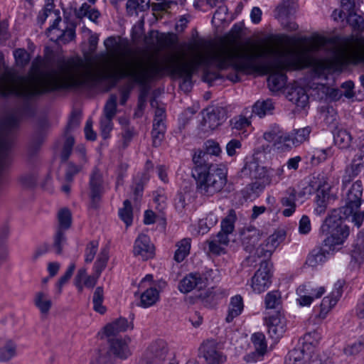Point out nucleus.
<instances>
[{
  "label": "nucleus",
  "instance_id": "nucleus-50",
  "mask_svg": "<svg viewBox=\"0 0 364 364\" xmlns=\"http://www.w3.org/2000/svg\"><path fill=\"white\" fill-rule=\"evenodd\" d=\"M66 242V237L65 231L62 230H57L53 237V247L55 250L56 254L60 255L62 253L63 247Z\"/></svg>",
  "mask_w": 364,
  "mask_h": 364
},
{
  "label": "nucleus",
  "instance_id": "nucleus-63",
  "mask_svg": "<svg viewBox=\"0 0 364 364\" xmlns=\"http://www.w3.org/2000/svg\"><path fill=\"white\" fill-rule=\"evenodd\" d=\"M114 357L109 350L105 353H100L97 358L96 364H114Z\"/></svg>",
  "mask_w": 364,
  "mask_h": 364
},
{
  "label": "nucleus",
  "instance_id": "nucleus-56",
  "mask_svg": "<svg viewBox=\"0 0 364 364\" xmlns=\"http://www.w3.org/2000/svg\"><path fill=\"white\" fill-rule=\"evenodd\" d=\"M191 196L189 193L178 192L174 199L176 208L178 211H182L188 205Z\"/></svg>",
  "mask_w": 364,
  "mask_h": 364
},
{
  "label": "nucleus",
  "instance_id": "nucleus-41",
  "mask_svg": "<svg viewBox=\"0 0 364 364\" xmlns=\"http://www.w3.org/2000/svg\"><path fill=\"white\" fill-rule=\"evenodd\" d=\"M58 228L57 230H66L72 223V215L69 209L63 208L58 213Z\"/></svg>",
  "mask_w": 364,
  "mask_h": 364
},
{
  "label": "nucleus",
  "instance_id": "nucleus-8",
  "mask_svg": "<svg viewBox=\"0 0 364 364\" xmlns=\"http://www.w3.org/2000/svg\"><path fill=\"white\" fill-rule=\"evenodd\" d=\"M199 355L207 364H223L226 361V355L219 348V343L214 339H207L200 346Z\"/></svg>",
  "mask_w": 364,
  "mask_h": 364
},
{
  "label": "nucleus",
  "instance_id": "nucleus-44",
  "mask_svg": "<svg viewBox=\"0 0 364 364\" xmlns=\"http://www.w3.org/2000/svg\"><path fill=\"white\" fill-rule=\"evenodd\" d=\"M285 364H304V350L301 348L290 350L285 358Z\"/></svg>",
  "mask_w": 364,
  "mask_h": 364
},
{
  "label": "nucleus",
  "instance_id": "nucleus-23",
  "mask_svg": "<svg viewBox=\"0 0 364 364\" xmlns=\"http://www.w3.org/2000/svg\"><path fill=\"white\" fill-rule=\"evenodd\" d=\"M244 308L243 299L240 295H235L230 299L228 314L225 318L227 323L232 322L235 318L240 316Z\"/></svg>",
  "mask_w": 364,
  "mask_h": 364
},
{
  "label": "nucleus",
  "instance_id": "nucleus-60",
  "mask_svg": "<svg viewBox=\"0 0 364 364\" xmlns=\"http://www.w3.org/2000/svg\"><path fill=\"white\" fill-rule=\"evenodd\" d=\"M329 129L333 136H350L351 133L345 129L343 125H338L337 123H333L329 126Z\"/></svg>",
  "mask_w": 364,
  "mask_h": 364
},
{
  "label": "nucleus",
  "instance_id": "nucleus-12",
  "mask_svg": "<svg viewBox=\"0 0 364 364\" xmlns=\"http://www.w3.org/2000/svg\"><path fill=\"white\" fill-rule=\"evenodd\" d=\"M227 118L226 110L221 107H212L206 109L203 117L202 130L204 132L218 128Z\"/></svg>",
  "mask_w": 364,
  "mask_h": 364
},
{
  "label": "nucleus",
  "instance_id": "nucleus-52",
  "mask_svg": "<svg viewBox=\"0 0 364 364\" xmlns=\"http://www.w3.org/2000/svg\"><path fill=\"white\" fill-rule=\"evenodd\" d=\"M75 269V263H70L68 266L66 272L65 274L60 277L58 282L56 284L57 287V294L60 295L62 292V288L63 285L68 282V281L71 278L74 271Z\"/></svg>",
  "mask_w": 364,
  "mask_h": 364
},
{
  "label": "nucleus",
  "instance_id": "nucleus-25",
  "mask_svg": "<svg viewBox=\"0 0 364 364\" xmlns=\"http://www.w3.org/2000/svg\"><path fill=\"white\" fill-rule=\"evenodd\" d=\"M364 170V160L363 161H358V160H353L350 167L346 169V173L343 177L342 183L345 188L351 181L356 177L362 171Z\"/></svg>",
  "mask_w": 364,
  "mask_h": 364
},
{
  "label": "nucleus",
  "instance_id": "nucleus-6",
  "mask_svg": "<svg viewBox=\"0 0 364 364\" xmlns=\"http://www.w3.org/2000/svg\"><path fill=\"white\" fill-rule=\"evenodd\" d=\"M217 270L209 269L205 275L199 272H191L186 275L179 282L178 289L183 294L191 292L194 289L200 290L206 287L208 277L215 274Z\"/></svg>",
  "mask_w": 364,
  "mask_h": 364
},
{
  "label": "nucleus",
  "instance_id": "nucleus-22",
  "mask_svg": "<svg viewBox=\"0 0 364 364\" xmlns=\"http://www.w3.org/2000/svg\"><path fill=\"white\" fill-rule=\"evenodd\" d=\"M306 138H278L273 144L274 150L279 153L287 152L299 146Z\"/></svg>",
  "mask_w": 364,
  "mask_h": 364
},
{
  "label": "nucleus",
  "instance_id": "nucleus-7",
  "mask_svg": "<svg viewBox=\"0 0 364 364\" xmlns=\"http://www.w3.org/2000/svg\"><path fill=\"white\" fill-rule=\"evenodd\" d=\"M107 184L100 169L95 167L90 175V198L92 207L96 208L105 193Z\"/></svg>",
  "mask_w": 364,
  "mask_h": 364
},
{
  "label": "nucleus",
  "instance_id": "nucleus-32",
  "mask_svg": "<svg viewBox=\"0 0 364 364\" xmlns=\"http://www.w3.org/2000/svg\"><path fill=\"white\" fill-rule=\"evenodd\" d=\"M274 108V106L272 100H258L253 105L252 112V114L262 117L266 114H271Z\"/></svg>",
  "mask_w": 364,
  "mask_h": 364
},
{
  "label": "nucleus",
  "instance_id": "nucleus-53",
  "mask_svg": "<svg viewBox=\"0 0 364 364\" xmlns=\"http://www.w3.org/2000/svg\"><path fill=\"white\" fill-rule=\"evenodd\" d=\"M99 242L97 240L90 241L86 246L85 250V262L86 263H91L97 252Z\"/></svg>",
  "mask_w": 364,
  "mask_h": 364
},
{
  "label": "nucleus",
  "instance_id": "nucleus-45",
  "mask_svg": "<svg viewBox=\"0 0 364 364\" xmlns=\"http://www.w3.org/2000/svg\"><path fill=\"white\" fill-rule=\"evenodd\" d=\"M108 258V251L106 249L102 250L93 266V271L95 274L100 276L107 266Z\"/></svg>",
  "mask_w": 364,
  "mask_h": 364
},
{
  "label": "nucleus",
  "instance_id": "nucleus-42",
  "mask_svg": "<svg viewBox=\"0 0 364 364\" xmlns=\"http://www.w3.org/2000/svg\"><path fill=\"white\" fill-rule=\"evenodd\" d=\"M119 216L127 226L132 225L133 221V210L131 202L125 200L123 203V208L119 210Z\"/></svg>",
  "mask_w": 364,
  "mask_h": 364
},
{
  "label": "nucleus",
  "instance_id": "nucleus-58",
  "mask_svg": "<svg viewBox=\"0 0 364 364\" xmlns=\"http://www.w3.org/2000/svg\"><path fill=\"white\" fill-rule=\"evenodd\" d=\"M14 56L18 66H25L30 60V56L25 49H16L14 52Z\"/></svg>",
  "mask_w": 364,
  "mask_h": 364
},
{
  "label": "nucleus",
  "instance_id": "nucleus-20",
  "mask_svg": "<svg viewBox=\"0 0 364 364\" xmlns=\"http://www.w3.org/2000/svg\"><path fill=\"white\" fill-rule=\"evenodd\" d=\"M75 144V138H59L54 144V151L59 154L63 162L70 157Z\"/></svg>",
  "mask_w": 364,
  "mask_h": 364
},
{
  "label": "nucleus",
  "instance_id": "nucleus-1",
  "mask_svg": "<svg viewBox=\"0 0 364 364\" xmlns=\"http://www.w3.org/2000/svg\"><path fill=\"white\" fill-rule=\"evenodd\" d=\"M326 39L318 38L309 46L284 51L272 44L266 45L257 50L241 48L235 45L224 46L207 55L196 54L190 60L168 59L162 62H146L142 59L134 60V82L144 85L151 80L168 73L183 80L181 87H191L193 73L203 65L212 61L220 69L232 68L235 73L227 78L237 82L240 80L238 73L267 75L269 90L277 92L284 87L287 76L284 70L289 68H311L315 77L327 79L331 73L339 71L349 65L364 64V49L348 53L333 46L327 58L318 59L314 53L323 48Z\"/></svg>",
  "mask_w": 364,
  "mask_h": 364
},
{
  "label": "nucleus",
  "instance_id": "nucleus-62",
  "mask_svg": "<svg viewBox=\"0 0 364 364\" xmlns=\"http://www.w3.org/2000/svg\"><path fill=\"white\" fill-rule=\"evenodd\" d=\"M355 138H333V141L335 146L341 149H348L351 147L353 149V139Z\"/></svg>",
  "mask_w": 364,
  "mask_h": 364
},
{
  "label": "nucleus",
  "instance_id": "nucleus-31",
  "mask_svg": "<svg viewBox=\"0 0 364 364\" xmlns=\"http://www.w3.org/2000/svg\"><path fill=\"white\" fill-rule=\"evenodd\" d=\"M159 299V291L156 287H149L140 296L139 306L143 308H148L154 304Z\"/></svg>",
  "mask_w": 364,
  "mask_h": 364
},
{
  "label": "nucleus",
  "instance_id": "nucleus-28",
  "mask_svg": "<svg viewBox=\"0 0 364 364\" xmlns=\"http://www.w3.org/2000/svg\"><path fill=\"white\" fill-rule=\"evenodd\" d=\"M232 129L237 131L235 132V135L245 134V136L251 134L252 126L250 122L242 116L234 117L230 121Z\"/></svg>",
  "mask_w": 364,
  "mask_h": 364
},
{
  "label": "nucleus",
  "instance_id": "nucleus-16",
  "mask_svg": "<svg viewBox=\"0 0 364 364\" xmlns=\"http://www.w3.org/2000/svg\"><path fill=\"white\" fill-rule=\"evenodd\" d=\"M104 44L109 55L115 62L124 58L128 52V43L124 40L117 41L114 37H109L104 41Z\"/></svg>",
  "mask_w": 364,
  "mask_h": 364
},
{
  "label": "nucleus",
  "instance_id": "nucleus-18",
  "mask_svg": "<svg viewBox=\"0 0 364 364\" xmlns=\"http://www.w3.org/2000/svg\"><path fill=\"white\" fill-rule=\"evenodd\" d=\"M297 196H301V193H297L294 187H289L283 193L280 198V203L285 207L282 210V215L285 217L291 216L296 210V200Z\"/></svg>",
  "mask_w": 364,
  "mask_h": 364
},
{
  "label": "nucleus",
  "instance_id": "nucleus-13",
  "mask_svg": "<svg viewBox=\"0 0 364 364\" xmlns=\"http://www.w3.org/2000/svg\"><path fill=\"white\" fill-rule=\"evenodd\" d=\"M242 173L245 175H249L252 179L262 180L266 183L272 182L269 170L255 157L246 161Z\"/></svg>",
  "mask_w": 364,
  "mask_h": 364
},
{
  "label": "nucleus",
  "instance_id": "nucleus-59",
  "mask_svg": "<svg viewBox=\"0 0 364 364\" xmlns=\"http://www.w3.org/2000/svg\"><path fill=\"white\" fill-rule=\"evenodd\" d=\"M254 252L255 253L257 257H263V260H269V259L271 257L273 253L272 251L269 249V247L268 246H266L264 242L260 244L258 247H257Z\"/></svg>",
  "mask_w": 364,
  "mask_h": 364
},
{
  "label": "nucleus",
  "instance_id": "nucleus-54",
  "mask_svg": "<svg viewBox=\"0 0 364 364\" xmlns=\"http://www.w3.org/2000/svg\"><path fill=\"white\" fill-rule=\"evenodd\" d=\"M38 178V173L31 171L21 175L19 181L21 185L26 188H32L36 186Z\"/></svg>",
  "mask_w": 364,
  "mask_h": 364
},
{
  "label": "nucleus",
  "instance_id": "nucleus-10",
  "mask_svg": "<svg viewBox=\"0 0 364 364\" xmlns=\"http://www.w3.org/2000/svg\"><path fill=\"white\" fill-rule=\"evenodd\" d=\"M168 352L167 344L164 340L153 342L146 349L141 364H161Z\"/></svg>",
  "mask_w": 364,
  "mask_h": 364
},
{
  "label": "nucleus",
  "instance_id": "nucleus-4",
  "mask_svg": "<svg viewBox=\"0 0 364 364\" xmlns=\"http://www.w3.org/2000/svg\"><path fill=\"white\" fill-rule=\"evenodd\" d=\"M342 186L345 205L334 210L341 211V213L349 217L355 210H358L363 203V183L360 180H357L352 184L350 183L347 188H345L343 183Z\"/></svg>",
  "mask_w": 364,
  "mask_h": 364
},
{
  "label": "nucleus",
  "instance_id": "nucleus-49",
  "mask_svg": "<svg viewBox=\"0 0 364 364\" xmlns=\"http://www.w3.org/2000/svg\"><path fill=\"white\" fill-rule=\"evenodd\" d=\"M199 299L203 306L208 308H213L218 304L217 296L211 289H208L203 293H201L199 295Z\"/></svg>",
  "mask_w": 364,
  "mask_h": 364
},
{
  "label": "nucleus",
  "instance_id": "nucleus-64",
  "mask_svg": "<svg viewBox=\"0 0 364 364\" xmlns=\"http://www.w3.org/2000/svg\"><path fill=\"white\" fill-rule=\"evenodd\" d=\"M321 338V333L318 330H314L306 333L304 335V340L312 346H316Z\"/></svg>",
  "mask_w": 364,
  "mask_h": 364
},
{
  "label": "nucleus",
  "instance_id": "nucleus-24",
  "mask_svg": "<svg viewBox=\"0 0 364 364\" xmlns=\"http://www.w3.org/2000/svg\"><path fill=\"white\" fill-rule=\"evenodd\" d=\"M289 100L297 107H305L309 102V96L304 88L301 87H292L288 93Z\"/></svg>",
  "mask_w": 364,
  "mask_h": 364
},
{
  "label": "nucleus",
  "instance_id": "nucleus-37",
  "mask_svg": "<svg viewBox=\"0 0 364 364\" xmlns=\"http://www.w3.org/2000/svg\"><path fill=\"white\" fill-rule=\"evenodd\" d=\"M34 304L42 314H47L52 306V301L50 299L48 294L42 291L36 293L34 299Z\"/></svg>",
  "mask_w": 364,
  "mask_h": 364
},
{
  "label": "nucleus",
  "instance_id": "nucleus-61",
  "mask_svg": "<svg viewBox=\"0 0 364 364\" xmlns=\"http://www.w3.org/2000/svg\"><path fill=\"white\" fill-rule=\"evenodd\" d=\"M311 230V220L309 216L304 215L301 217L299 224V232L301 235H307Z\"/></svg>",
  "mask_w": 364,
  "mask_h": 364
},
{
  "label": "nucleus",
  "instance_id": "nucleus-51",
  "mask_svg": "<svg viewBox=\"0 0 364 364\" xmlns=\"http://www.w3.org/2000/svg\"><path fill=\"white\" fill-rule=\"evenodd\" d=\"M348 23L354 28L360 31L364 30L363 18L353 11L348 12L346 17Z\"/></svg>",
  "mask_w": 364,
  "mask_h": 364
},
{
  "label": "nucleus",
  "instance_id": "nucleus-43",
  "mask_svg": "<svg viewBox=\"0 0 364 364\" xmlns=\"http://www.w3.org/2000/svg\"><path fill=\"white\" fill-rule=\"evenodd\" d=\"M9 235V227L7 224H4L0 227V263L2 262L7 256V248L6 240Z\"/></svg>",
  "mask_w": 364,
  "mask_h": 364
},
{
  "label": "nucleus",
  "instance_id": "nucleus-55",
  "mask_svg": "<svg viewBox=\"0 0 364 364\" xmlns=\"http://www.w3.org/2000/svg\"><path fill=\"white\" fill-rule=\"evenodd\" d=\"M117 96L111 95L104 107L105 117L114 118L117 113Z\"/></svg>",
  "mask_w": 364,
  "mask_h": 364
},
{
  "label": "nucleus",
  "instance_id": "nucleus-5",
  "mask_svg": "<svg viewBox=\"0 0 364 364\" xmlns=\"http://www.w3.org/2000/svg\"><path fill=\"white\" fill-rule=\"evenodd\" d=\"M259 268L251 278L250 286L256 294H261L272 284L273 264L270 260H262Z\"/></svg>",
  "mask_w": 364,
  "mask_h": 364
},
{
  "label": "nucleus",
  "instance_id": "nucleus-57",
  "mask_svg": "<svg viewBox=\"0 0 364 364\" xmlns=\"http://www.w3.org/2000/svg\"><path fill=\"white\" fill-rule=\"evenodd\" d=\"M259 241V236L258 235H251L250 237H245L242 240V245L244 247V250L249 252L250 254H252L255 252V249L257 248L256 245L257 244Z\"/></svg>",
  "mask_w": 364,
  "mask_h": 364
},
{
  "label": "nucleus",
  "instance_id": "nucleus-30",
  "mask_svg": "<svg viewBox=\"0 0 364 364\" xmlns=\"http://www.w3.org/2000/svg\"><path fill=\"white\" fill-rule=\"evenodd\" d=\"M325 293L323 287H316L311 282L300 285L296 289V294H304L310 296L312 299L320 298Z\"/></svg>",
  "mask_w": 364,
  "mask_h": 364
},
{
  "label": "nucleus",
  "instance_id": "nucleus-3",
  "mask_svg": "<svg viewBox=\"0 0 364 364\" xmlns=\"http://www.w3.org/2000/svg\"><path fill=\"white\" fill-rule=\"evenodd\" d=\"M348 216L341 211L333 210L324 220L320 232L326 236L322 245L333 252L337 247L342 245L349 235V228L343 224Z\"/></svg>",
  "mask_w": 364,
  "mask_h": 364
},
{
  "label": "nucleus",
  "instance_id": "nucleus-48",
  "mask_svg": "<svg viewBox=\"0 0 364 364\" xmlns=\"http://www.w3.org/2000/svg\"><path fill=\"white\" fill-rule=\"evenodd\" d=\"M364 348V336L359 337L355 341L348 344L344 348V353L347 355H353L360 353Z\"/></svg>",
  "mask_w": 364,
  "mask_h": 364
},
{
  "label": "nucleus",
  "instance_id": "nucleus-35",
  "mask_svg": "<svg viewBox=\"0 0 364 364\" xmlns=\"http://www.w3.org/2000/svg\"><path fill=\"white\" fill-rule=\"evenodd\" d=\"M264 306L267 309H277L282 305V294L279 290L269 291L264 296Z\"/></svg>",
  "mask_w": 364,
  "mask_h": 364
},
{
  "label": "nucleus",
  "instance_id": "nucleus-33",
  "mask_svg": "<svg viewBox=\"0 0 364 364\" xmlns=\"http://www.w3.org/2000/svg\"><path fill=\"white\" fill-rule=\"evenodd\" d=\"M150 0H127L126 11L129 16L137 15L149 8Z\"/></svg>",
  "mask_w": 364,
  "mask_h": 364
},
{
  "label": "nucleus",
  "instance_id": "nucleus-40",
  "mask_svg": "<svg viewBox=\"0 0 364 364\" xmlns=\"http://www.w3.org/2000/svg\"><path fill=\"white\" fill-rule=\"evenodd\" d=\"M16 355V344L11 341H7L0 348V361L7 362Z\"/></svg>",
  "mask_w": 364,
  "mask_h": 364
},
{
  "label": "nucleus",
  "instance_id": "nucleus-15",
  "mask_svg": "<svg viewBox=\"0 0 364 364\" xmlns=\"http://www.w3.org/2000/svg\"><path fill=\"white\" fill-rule=\"evenodd\" d=\"M130 339L129 338H112L108 340L110 353L116 358L120 360L127 359L132 354L129 347Z\"/></svg>",
  "mask_w": 364,
  "mask_h": 364
},
{
  "label": "nucleus",
  "instance_id": "nucleus-14",
  "mask_svg": "<svg viewBox=\"0 0 364 364\" xmlns=\"http://www.w3.org/2000/svg\"><path fill=\"white\" fill-rule=\"evenodd\" d=\"M133 253L142 260H147L154 256V246L149 237L145 234H140L135 240Z\"/></svg>",
  "mask_w": 364,
  "mask_h": 364
},
{
  "label": "nucleus",
  "instance_id": "nucleus-27",
  "mask_svg": "<svg viewBox=\"0 0 364 364\" xmlns=\"http://www.w3.org/2000/svg\"><path fill=\"white\" fill-rule=\"evenodd\" d=\"M338 300L330 295L325 296L323 299L320 306L318 307L314 308L316 317L321 320H323L327 316L329 311L335 306Z\"/></svg>",
  "mask_w": 364,
  "mask_h": 364
},
{
  "label": "nucleus",
  "instance_id": "nucleus-39",
  "mask_svg": "<svg viewBox=\"0 0 364 364\" xmlns=\"http://www.w3.org/2000/svg\"><path fill=\"white\" fill-rule=\"evenodd\" d=\"M104 289L102 287H97L92 296L93 309L100 314H104L107 311V308L103 305Z\"/></svg>",
  "mask_w": 364,
  "mask_h": 364
},
{
  "label": "nucleus",
  "instance_id": "nucleus-47",
  "mask_svg": "<svg viewBox=\"0 0 364 364\" xmlns=\"http://www.w3.org/2000/svg\"><path fill=\"white\" fill-rule=\"evenodd\" d=\"M252 341L254 344L256 351L260 355H263L267 348L265 336L262 333H255L252 336Z\"/></svg>",
  "mask_w": 364,
  "mask_h": 364
},
{
  "label": "nucleus",
  "instance_id": "nucleus-21",
  "mask_svg": "<svg viewBox=\"0 0 364 364\" xmlns=\"http://www.w3.org/2000/svg\"><path fill=\"white\" fill-rule=\"evenodd\" d=\"M331 252H333L332 250H329L322 245L321 247L314 249L309 254L306 264L311 267L323 264L327 260L328 255H329Z\"/></svg>",
  "mask_w": 364,
  "mask_h": 364
},
{
  "label": "nucleus",
  "instance_id": "nucleus-11",
  "mask_svg": "<svg viewBox=\"0 0 364 364\" xmlns=\"http://www.w3.org/2000/svg\"><path fill=\"white\" fill-rule=\"evenodd\" d=\"M55 4L52 0H48L44 7L38 12L37 16V23L42 26L49 16H53V22L48 28L46 34L50 39H55L53 36V31L56 28V26L61 22L60 12L58 9H55Z\"/></svg>",
  "mask_w": 364,
  "mask_h": 364
},
{
  "label": "nucleus",
  "instance_id": "nucleus-2",
  "mask_svg": "<svg viewBox=\"0 0 364 364\" xmlns=\"http://www.w3.org/2000/svg\"><path fill=\"white\" fill-rule=\"evenodd\" d=\"M221 152L219 144L214 140H208L203 149L193 151L192 161L193 176L196 181V190L204 196H212L220 192L226 185L227 168L215 163L214 156Z\"/></svg>",
  "mask_w": 364,
  "mask_h": 364
},
{
  "label": "nucleus",
  "instance_id": "nucleus-26",
  "mask_svg": "<svg viewBox=\"0 0 364 364\" xmlns=\"http://www.w3.org/2000/svg\"><path fill=\"white\" fill-rule=\"evenodd\" d=\"M55 39H50L53 42L66 44L73 41L75 38V29L73 27L60 29L56 26V28L53 32Z\"/></svg>",
  "mask_w": 364,
  "mask_h": 364
},
{
  "label": "nucleus",
  "instance_id": "nucleus-34",
  "mask_svg": "<svg viewBox=\"0 0 364 364\" xmlns=\"http://www.w3.org/2000/svg\"><path fill=\"white\" fill-rule=\"evenodd\" d=\"M329 198V191H326L325 189H323L321 191H320L319 192H316L315 198L316 206L314 208V213L316 215H321L326 212Z\"/></svg>",
  "mask_w": 364,
  "mask_h": 364
},
{
  "label": "nucleus",
  "instance_id": "nucleus-9",
  "mask_svg": "<svg viewBox=\"0 0 364 364\" xmlns=\"http://www.w3.org/2000/svg\"><path fill=\"white\" fill-rule=\"evenodd\" d=\"M267 328V334L274 342H277L284 333L287 328V321L284 316L280 312L269 316L264 318Z\"/></svg>",
  "mask_w": 364,
  "mask_h": 364
},
{
  "label": "nucleus",
  "instance_id": "nucleus-29",
  "mask_svg": "<svg viewBox=\"0 0 364 364\" xmlns=\"http://www.w3.org/2000/svg\"><path fill=\"white\" fill-rule=\"evenodd\" d=\"M129 326V322L127 318H119L112 323L106 325L104 332L107 336L109 337L127 331Z\"/></svg>",
  "mask_w": 364,
  "mask_h": 364
},
{
  "label": "nucleus",
  "instance_id": "nucleus-38",
  "mask_svg": "<svg viewBox=\"0 0 364 364\" xmlns=\"http://www.w3.org/2000/svg\"><path fill=\"white\" fill-rule=\"evenodd\" d=\"M100 16V11L97 9L91 7V6L87 3H83L76 11V16L77 18H82L84 17H87L93 22H95Z\"/></svg>",
  "mask_w": 364,
  "mask_h": 364
},
{
  "label": "nucleus",
  "instance_id": "nucleus-17",
  "mask_svg": "<svg viewBox=\"0 0 364 364\" xmlns=\"http://www.w3.org/2000/svg\"><path fill=\"white\" fill-rule=\"evenodd\" d=\"M23 118L21 109L13 110L0 119V134H6L15 129Z\"/></svg>",
  "mask_w": 364,
  "mask_h": 364
},
{
  "label": "nucleus",
  "instance_id": "nucleus-36",
  "mask_svg": "<svg viewBox=\"0 0 364 364\" xmlns=\"http://www.w3.org/2000/svg\"><path fill=\"white\" fill-rule=\"evenodd\" d=\"M191 246V240L190 238H183L177 244V250L174 254V259L181 262L189 255Z\"/></svg>",
  "mask_w": 364,
  "mask_h": 364
},
{
  "label": "nucleus",
  "instance_id": "nucleus-19",
  "mask_svg": "<svg viewBox=\"0 0 364 364\" xmlns=\"http://www.w3.org/2000/svg\"><path fill=\"white\" fill-rule=\"evenodd\" d=\"M328 176L325 172L314 173L309 184V187L305 188L304 193L312 194L314 192H319L325 189L326 191H330L331 186L328 183Z\"/></svg>",
  "mask_w": 364,
  "mask_h": 364
},
{
  "label": "nucleus",
  "instance_id": "nucleus-46",
  "mask_svg": "<svg viewBox=\"0 0 364 364\" xmlns=\"http://www.w3.org/2000/svg\"><path fill=\"white\" fill-rule=\"evenodd\" d=\"M236 220L235 212L230 210L228 216L224 218L221 222V230L226 234H230L233 232L235 228V223Z\"/></svg>",
  "mask_w": 364,
  "mask_h": 364
}]
</instances>
